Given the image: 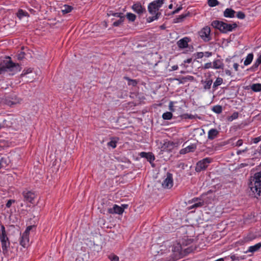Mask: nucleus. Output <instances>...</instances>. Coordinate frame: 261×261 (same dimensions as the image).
<instances>
[{"mask_svg": "<svg viewBox=\"0 0 261 261\" xmlns=\"http://www.w3.org/2000/svg\"><path fill=\"white\" fill-rule=\"evenodd\" d=\"M192 243L191 239L184 238L181 242H172L169 241L164 242V246L158 252V256L162 255L161 258H158L157 261H175L182 258L185 255L193 251L192 246L186 248V246Z\"/></svg>", "mask_w": 261, "mask_h": 261, "instance_id": "f257e3e1", "label": "nucleus"}, {"mask_svg": "<svg viewBox=\"0 0 261 261\" xmlns=\"http://www.w3.org/2000/svg\"><path fill=\"white\" fill-rule=\"evenodd\" d=\"M21 69L20 65L13 62L9 57H5L3 60H0V74L6 71L10 74L14 75L20 71Z\"/></svg>", "mask_w": 261, "mask_h": 261, "instance_id": "f03ea898", "label": "nucleus"}, {"mask_svg": "<svg viewBox=\"0 0 261 261\" xmlns=\"http://www.w3.org/2000/svg\"><path fill=\"white\" fill-rule=\"evenodd\" d=\"M248 187L254 197L261 200V171L256 173L250 178Z\"/></svg>", "mask_w": 261, "mask_h": 261, "instance_id": "7ed1b4c3", "label": "nucleus"}, {"mask_svg": "<svg viewBox=\"0 0 261 261\" xmlns=\"http://www.w3.org/2000/svg\"><path fill=\"white\" fill-rule=\"evenodd\" d=\"M0 242L1 243L2 251L4 255L8 253V250L10 246V242L4 225H1L0 227Z\"/></svg>", "mask_w": 261, "mask_h": 261, "instance_id": "20e7f679", "label": "nucleus"}, {"mask_svg": "<svg viewBox=\"0 0 261 261\" xmlns=\"http://www.w3.org/2000/svg\"><path fill=\"white\" fill-rule=\"evenodd\" d=\"M211 25L213 28L219 30L223 33L232 31L237 26L236 23L228 24L219 20H214Z\"/></svg>", "mask_w": 261, "mask_h": 261, "instance_id": "39448f33", "label": "nucleus"}, {"mask_svg": "<svg viewBox=\"0 0 261 261\" xmlns=\"http://www.w3.org/2000/svg\"><path fill=\"white\" fill-rule=\"evenodd\" d=\"M164 0H155L149 4L148 9L151 14H156L159 9L163 6Z\"/></svg>", "mask_w": 261, "mask_h": 261, "instance_id": "423d86ee", "label": "nucleus"}, {"mask_svg": "<svg viewBox=\"0 0 261 261\" xmlns=\"http://www.w3.org/2000/svg\"><path fill=\"white\" fill-rule=\"evenodd\" d=\"M33 227L34 226L33 225L28 226L21 237L20 244L24 248L27 247L29 245L30 231Z\"/></svg>", "mask_w": 261, "mask_h": 261, "instance_id": "0eeeda50", "label": "nucleus"}, {"mask_svg": "<svg viewBox=\"0 0 261 261\" xmlns=\"http://www.w3.org/2000/svg\"><path fill=\"white\" fill-rule=\"evenodd\" d=\"M24 201L27 202L33 203L35 198L37 196L36 193L33 190L25 189L22 193Z\"/></svg>", "mask_w": 261, "mask_h": 261, "instance_id": "6e6552de", "label": "nucleus"}, {"mask_svg": "<svg viewBox=\"0 0 261 261\" xmlns=\"http://www.w3.org/2000/svg\"><path fill=\"white\" fill-rule=\"evenodd\" d=\"M212 161V159L210 158H205L198 161L196 164V171L197 172H200L201 170L205 169Z\"/></svg>", "mask_w": 261, "mask_h": 261, "instance_id": "1a4fd4ad", "label": "nucleus"}, {"mask_svg": "<svg viewBox=\"0 0 261 261\" xmlns=\"http://www.w3.org/2000/svg\"><path fill=\"white\" fill-rule=\"evenodd\" d=\"M211 29L209 27L206 26L203 28L198 33L200 37L205 42L211 40L210 35Z\"/></svg>", "mask_w": 261, "mask_h": 261, "instance_id": "9d476101", "label": "nucleus"}, {"mask_svg": "<svg viewBox=\"0 0 261 261\" xmlns=\"http://www.w3.org/2000/svg\"><path fill=\"white\" fill-rule=\"evenodd\" d=\"M173 185V175L171 173L167 172L166 178L163 180L162 185L165 189H170Z\"/></svg>", "mask_w": 261, "mask_h": 261, "instance_id": "9b49d317", "label": "nucleus"}, {"mask_svg": "<svg viewBox=\"0 0 261 261\" xmlns=\"http://www.w3.org/2000/svg\"><path fill=\"white\" fill-rule=\"evenodd\" d=\"M197 145L195 144H191L187 147L180 150V154H185L189 152H193L196 149Z\"/></svg>", "mask_w": 261, "mask_h": 261, "instance_id": "f8f14e48", "label": "nucleus"}, {"mask_svg": "<svg viewBox=\"0 0 261 261\" xmlns=\"http://www.w3.org/2000/svg\"><path fill=\"white\" fill-rule=\"evenodd\" d=\"M141 158H145L150 163H152L155 160V157L152 152H141L139 153Z\"/></svg>", "mask_w": 261, "mask_h": 261, "instance_id": "ddd939ff", "label": "nucleus"}, {"mask_svg": "<svg viewBox=\"0 0 261 261\" xmlns=\"http://www.w3.org/2000/svg\"><path fill=\"white\" fill-rule=\"evenodd\" d=\"M109 213L110 214H122L124 212V208L117 204H114L112 208L108 210Z\"/></svg>", "mask_w": 261, "mask_h": 261, "instance_id": "4468645a", "label": "nucleus"}, {"mask_svg": "<svg viewBox=\"0 0 261 261\" xmlns=\"http://www.w3.org/2000/svg\"><path fill=\"white\" fill-rule=\"evenodd\" d=\"M189 41V38L187 37L180 39L177 42V46L180 48H187L188 46V43Z\"/></svg>", "mask_w": 261, "mask_h": 261, "instance_id": "2eb2a0df", "label": "nucleus"}, {"mask_svg": "<svg viewBox=\"0 0 261 261\" xmlns=\"http://www.w3.org/2000/svg\"><path fill=\"white\" fill-rule=\"evenodd\" d=\"M132 8L134 12L139 14L143 13V12L145 11V9L142 7L140 3L134 4Z\"/></svg>", "mask_w": 261, "mask_h": 261, "instance_id": "dca6fc26", "label": "nucleus"}, {"mask_svg": "<svg viewBox=\"0 0 261 261\" xmlns=\"http://www.w3.org/2000/svg\"><path fill=\"white\" fill-rule=\"evenodd\" d=\"M256 238V235L253 232H250L245 236L241 240L243 243H246L251 242Z\"/></svg>", "mask_w": 261, "mask_h": 261, "instance_id": "f3484780", "label": "nucleus"}, {"mask_svg": "<svg viewBox=\"0 0 261 261\" xmlns=\"http://www.w3.org/2000/svg\"><path fill=\"white\" fill-rule=\"evenodd\" d=\"M219 134V132L216 128L210 129L207 133V138L210 140H213L215 139Z\"/></svg>", "mask_w": 261, "mask_h": 261, "instance_id": "a211bd4d", "label": "nucleus"}, {"mask_svg": "<svg viewBox=\"0 0 261 261\" xmlns=\"http://www.w3.org/2000/svg\"><path fill=\"white\" fill-rule=\"evenodd\" d=\"M236 12L231 8H227L223 13V15L227 18H233L235 16Z\"/></svg>", "mask_w": 261, "mask_h": 261, "instance_id": "6ab92c4d", "label": "nucleus"}, {"mask_svg": "<svg viewBox=\"0 0 261 261\" xmlns=\"http://www.w3.org/2000/svg\"><path fill=\"white\" fill-rule=\"evenodd\" d=\"M261 248V242L258 243L254 245L249 247L248 250L245 251L246 253L251 252L254 253L258 251Z\"/></svg>", "mask_w": 261, "mask_h": 261, "instance_id": "aec40b11", "label": "nucleus"}, {"mask_svg": "<svg viewBox=\"0 0 261 261\" xmlns=\"http://www.w3.org/2000/svg\"><path fill=\"white\" fill-rule=\"evenodd\" d=\"M223 67L224 64L222 61L219 59L215 60L213 62V69H223Z\"/></svg>", "mask_w": 261, "mask_h": 261, "instance_id": "412c9836", "label": "nucleus"}, {"mask_svg": "<svg viewBox=\"0 0 261 261\" xmlns=\"http://www.w3.org/2000/svg\"><path fill=\"white\" fill-rule=\"evenodd\" d=\"M6 102L7 105L12 106L15 105L19 102V99L14 96V98L7 97L6 99Z\"/></svg>", "mask_w": 261, "mask_h": 261, "instance_id": "4be33fe9", "label": "nucleus"}, {"mask_svg": "<svg viewBox=\"0 0 261 261\" xmlns=\"http://www.w3.org/2000/svg\"><path fill=\"white\" fill-rule=\"evenodd\" d=\"M194 202L195 203L191 206L190 208L201 207L204 205V201L201 199H196Z\"/></svg>", "mask_w": 261, "mask_h": 261, "instance_id": "5701e85b", "label": "nucleus"}, {"mask_svg": "<svg viewBox=\"0 0 261 261\" xmlns=\"http://www.w3.org/2000/svg\"><path fill=\"white\" fill-rule=\"evenodd\" d=\"M253 59V54L252 53H250L247 55L246 56L245 60L244 62V65L245 66H248L252 62Z\"/></svg>", "mask_w": 261, "mask_h": 261, "instance_id": "b1692460", "label": "nucleus"}, {"mask_svg": "<svg viewBox=\"0 0 261 261\" xmlns=\"http://www.w3.org/2000/svg\"><path fill=\"white\" fill-rule=\"evenodd\" d=\"M118 140L119 139L118 138H111V141L108 143L107 145L108 146L115 148L117 146Z\"/></svg>", "mask_w": 261, "mask_h": 261, "instance_id": "393cba45", "label": "nucleus"}, {"mask_svg": "<svg viewBox=\"0 0 261 261\" xmlns=\"http://www.w3.org/2000/svg\"><path fill=\"white\" fill-rule=\"evenodd\" d=\"M8 165V162L7 158H2L0 160V169H5Z\"/></svg>", "mask_w": 261, "mask_h": 261, "instance_id": "a878e982", "label": "nucleus"}, {"mask_svg": "<svg viewBox=\"0 0 261 261\" xmlns=\"http://www.w3.org/2000/svg\"><path fill=\"white\" fill-rule=\"evenodd\" d=\"M261 64V55L258 57V58L255 60L253 64L251 67V69L255 71L258 66Z\"/></svg>", "mask_w": 261, "mask_h": 261, "instance_id": "bb28decb", "label": "nucleus"}, {"mask_svg": "<svg viewBox=\"0 0 261 261\" xmlns=\"http://www.w3.org/2000/svg\"><path fill=\"white\" fill-rule=\"evenodd\" d=\"M72 7L70 6L65 5L62 8V12L63 14H67L70 12L72 10Z\"/></svg>", "mask_w": 261, "mask_h": 261, "instance_id": "cd10ccee", "label": "nucleus"}, {"mask_svg": "<svg viewBox=\"0 0 261 261\" xmlns=\"http://www.w3.org/2000/svg\"><path fill=\"white\" fill-rule=\"evenodd\" d=\"M212 80L209 79L203 82V87L205 90L210 89L212 84Z\"/></svg>", "mask_w": 261, "mask_h": 261, "instance_id": "c85d7f7f", "label": "nucleus"}, {"mask_svg": "<svg viewBox=\"0 0 261 261\" xmlns=\"http://www.w3.org/2000/svg\"><path fill=\"white\" fill-rule=\"evenodd\" d=\"M251 89L254 92H259L261 91V84H254L251 86Z\"/></svg>", "mask_w": 261, "mask_h": 261, "instance_id": "c756f323", "label": "nucleus"}, {"mask_svg": "<svg viewBox=\"0 0 261 261\" xmlns=\"http://www.w3.org/2000/svg\"><path fill=\"white\" fill-rule=\"evenodd\" d=\"M172 117V113L171 112H166L162 115V118L164 120H170Z\"/></svg>", "mask_w": 261, "mask_h": 261, "instance_id": "7c9ffc66", "label": "nucleus"}, {"mask_svg": "<svg viewBox=\"0 0 261 261\" xmlns=\"http://www.w3.org/2000/svg\"><path fill=\"white\" fill-rule=\"evenodd\" d=\"M212 111L216 114H220L222 112V108L220 105H216L213 107Z\"/></svg>", "mask_w": 261, "mask_h": 261, "instance_id": "2f4dec72", "label": "nucleus"}, {"mask_svg": "<svg viewBox=\"0 0 261 261\" xmlns=\"http://www.w3.org/2000/svg\"><path fill=\"white\" fill-rule=\"evenodd\" d=\"M239 117L238 112H235L232 114V115L227 118V120L229 121H232L234 120L238 119Z\"/></svg>", "mask_w": 261, "mask_h": 261, "instance_id": "473e14b6", "label": "nucleus"}, {"mask_svg": "<svg viewBox=\"0 0 261 261\" xmlns=\"http://www.w3.org/2000/svg\"><path fill=\"white\" fill-rule=\"evenodd\" d=\"M223 83V79L221 78V77H217L216 80V81H215V82L214 83V84H213V88H216L217 87L220 86V85H221Z\"/></svg>", "mask_w": 261, "mask_h": 261, "instance_id": "72a5a7b5", "label": "nucleus"}, {"mask_svg": "<svg viewBox=\"0 0 261 261\" xmlns=\"http://www.w3.org/2000/svg\"><path fill=\"white\" fill-rule=\"evenodd\" d=\"M126 16V18L128 19V20L132 22L134 21L136 18V15L132 13H127Z\"/></svg>", "mask_w": 261, "mask_h": 261, "instance_id": "f704fd0d", "label": "nucleus"}, {"mask_svg": "<svg viewBox=\"0 0 261 261\" xmlns=\"http://www.w3.org/2000/svg\"><path fill=\"white\" fill-rule=\"evenodd\" d=\"M188 14H182L179 16L176 19L175 22L178 23L181 22L184 20V19L188 16Z\"/></svg>", "mask_w": 261, "mask_h": 261, "instance_id": "c9c22d12", "label": "nucleus"}, {"mask_svg": "<svg viewBox=\"0 0 261 261\" xmlns=\"http://www.w3.org/2000/svg\"><path fill=\"white\" fill-rule=\"evenodd\" d=\"M207 4L209 6L213 7L218 6L219 4V2L218 0H209V1L207 2Z\"/></svg>", "mask_w": 261, "mask_h": 261, "instance_id": "e433bc0d", "label": "nucleus"}, {"mask_svg": "<svg viewBox=\"0 0 261 261\" xmlns=\"http://www.w3.org/2000/svg\"><path fill=\"white\" fill-rule=\"evenodd\" d=\"M124 20V17H120L118 20L115 21L113 22V25L114 27H118L119 25H120Z\"/></svg>", "mask_w": 261, "mask_h": 261, "instance_id": "4c0bfd02", "label": "nucleus"}, {"mask_svg": "<svg viewBox=\"0 0 261 261\" xmlns=\"http://www.w3.org/2000/svg\"><path fill=\"white\" fill-rule=\"evenodd\" d=\"M177 103L176 101H170L169 103V109L171 112H174L175 109H174V104Z\"/></svg>", "mask_w": 261, "mask_h": 261, "instance_id": "58836bf2", "label": "nucleus"}, {"mask_svg": "<svg viewBox=\"0 0 261 261\" xmlns=\"http://www.w3.org/2000/svg\"><path fill=\"white\" fill-rule=\"evenodd\" d=\"M237 17L240 19H243L245 17V14L242 11H239L237 13Z\"/></svg>", "mask_w": 261, "mask_h": 261, "instance_id": "ea45409f", "label": "nucleus"}, {"mask_svg": "<svg viewBox=\"0 0 261 261\" xmlns=\"http://www.w3.org/2000/svg\"><path fill=\"white\" fill-rule=\"evenodd\" d=\"M27 14V13L26 12L23 11L22 10H19L18 11L17 16L18 17L21 18L22 17L26 16Z\"/></svg>", "mask_w": 261, "mask_h": 261, "instance_id": "a19ab883", "label": "nucleus"}, {"mask_svg": "<svg viewBox=\"0 0 261 261\" xmlns=\"http://www.w3.org/2000/svg\"><path fill=\"white\" fill-rule=\"evenodd\" d=\"M125 79L128 81V85H132L133 86H135L137 85V82L136 80H131L128 77H126Z\"/></svg>", "mask_w": 261, "mask_h": 261, "instance_id": "79ce46f5", "label": "nucleus"}, {"mask_svg": "<svg viewBox=\"0 0 261 261\" xmlns=\"http://www.w3.org/2000/svg\"><path fill=\"white\" fill-rule=\"evenodd\" d=\"M204 69H209V68H213V63L212 62H208L205 64H204L203 66Z\"/></svg>", "mask_w": 261, "mask_h": 261, "instance_id": "37998d69", "label": "nucleus"}, {"mask_svg": "<svg viewBox=\"0 0 261 261\" xmlns=\"http://www.w3.org/2000/svg\"><path fill=\"white\" fill-rule=\"evenodd\" d=\"M158 19V17L157 15L156 14L155 15L153 16L152 17H149L147 18V21L148 22H151L153 21L156 20Z\"/></svg>", "mask_w": 261, "mask_h": 261, "instance_id": "c03bdc74", "label": "nucleus"}, {"mask_svg": "<svg viewBox=\"0 0 261 261\" xmlns=\"http://www.w3.org/2000/svg\"><path fill=\"white\" fill-rule=\"evenodd\" d=\"M15 202V200L10 199L7 201V202L6 204V206L7 208H10L11 207L12 204L14 203Z\"/></svg>", "mask_w": 261, "mask_h": 261, "instance_id": "a18cd8bd", "label": "nucleus"}, {"mask_svg": "<svg viewBox=\"0 0 261 261\" xmlns=\"http://www.w3.org/2000/svg\"><path fill=\"white\" fill-rule=\"evenodd\" d=\"M32 72V70L31 68H28L27 69H24L22 71V75H25L27 74H29L30 73H31Z\"/></svg>", "mask_w": 261, "mask_h": 261, "instance_id": "49530a36", "label": "nucleus"}, {"mask_svg": "<svg viewBox=\"0 0 261 261\" xmlns=\"http://www.w3.org/2000/svg\"><path fill=\"white\" fill-rule=\"evenodd\" d=\"M196 57L197 59H201L204 57V53L203 52H197L196 54Z\"/></svg>", "mask_w": 261, "mask_h": 261, "instance_id": "de8ad7c7", "label": "nucleus"}, {"mask_svg": "<svg viewBox=\"0 0 261 261\" xmlns=\"http://www.w3.org/2000/svg\"><path fill=\"white\" fill-rule=\"evenodd\" d=\"M111 261H119V257L115 255H112L109 257Z\"/></svg>", "mask_w": 261, "mask_h": 261, "instance_id": "09e8293b", "label": "nucleus"}, {"mask_svg": "<svg viewBox=\"0 0 261 261\" xmlns=\"http://www.w3.org/2000/svg\"><path fill=\"white\" fill-rule=\"evenodd\" d=\"M112 15L116 17H118L119 18H120V17H124L123 14L120 12L115 13H114V14H112Z\"/></svg>", "mask_w": 261, "mask_h": 261, "instance_id": "8fccbe9b", "label": "nucleus"}, {"mask_svg": "<svg viewBox=\"0 0 261 261\" xmlns=\"http://www.w3.org/2000/svg\"><path fill=\"white\" fill-rule=\"evenodd\" d=\"M261 141V136L254 138L253 139L252 141L254 144H256Z\"/></svg>", "mask_w": 261, "mask_h": 261, "instance_id": "3c124183", "label": "nucleus"}, {"mask_svg": "<svg viewBox=\"0 0 261 261\" xmlns=\"http://www.w3.org/2000/svg\"><path fill=\"white\" fill-rule=\"evenodd\" d=\"M230 258L232 260L235 261V260H239L240 257L237 256L236 254H232L230 256Z\"/></svg>", "mask_w": 261, "mask_h": 261, "instance_id": "603ef678", "label": "nucleus"}, {"mask_svg": "<svg viewBox=\"0 0 261 261\" xmlns=\"http://www.w3.org/2000/svg\"><path fill=\"white\" fill-rule=\"evenodd\" d=\"M24 58V53L23 52H20L17 55V59L19 60H22Z\"/></svg>", "mask_w": 261, "mask_h": 261, "instance_id": "864d4df0", "label": "nucleus"}, {"mask_svg": "<svg viewBox=\"0 0 261 261\" xmlns=\"http://www.w3.org/2000/svg\"><path fill=\"white\" fill-rule=\"evenodd\" d=\"M212 56V53L210 51H205L204 53V57L209 58Z\"/></svg>", "mask_w": 261, "mask_h": 261, "instance_id": "5fc2aeb1", "label": "nucleus"}, {"mask_svg": "<svg viewBox=\"0 0 261 261\" xmlns=\"http://www.w3.org/2000/svg\"><path fill=\"white\" fill-rule=\"evenodd\" d=\"M243 143V140L240 139V140H239L237 141V142L236 143V145L237 146L239 147V146H242Z\"/></svg>", "mask_w": 261, "mask_h": 261, "instance_id": "6e6d98bb", "label": "nucleus"}, {"mask_svg": "<svg viewBox=\"0 0 261 261\" xmlns=\"http://www.w3.org/2000/svg\"><path fill=\"white\" fill-rule=\"evenodd\" d=\"M239 65L237 63H234L233 64V67L235 71H238L239 69Z\"/></svg>", "mask_w": 261, "mask_h": 261, "instance_id": "4d7b16f0", "label": "nucleus"}, {"mask_svg": "<svg viewBox=\"0 0 261 261\" xmlns=\"http://www.w3.org/2000/svg\"><path fill=\"white\" fill-rule=\"evenodd\" d=\"M246 150H247L246 148L245 149H243V150H238L237 151V155H240L243 152H245L246 151Z\"/></svg>", "mask_w": 261, "mask_h": 261, "instance_id": "13d9d810", "label": "nucleus"}, {"mask_svg": "<svg viewBox=\"0 0 261 261\" xmlns=\"http://www.w3.org/2000/svg\"><path fill=\"white\" fill-rule=\"evenodd\" d=\"M182 9V7H179L177 8H176L173 12V14L177 13L179 11H180Z\"/></svg>", "mask_w": 261, "mask_h": 261, "instance_id": "bf43d9fd", "label": "nucleus"}, {"mask_svg": "<svg viewBox=\"0 0 261 261\" xmlns=\"http://www.w3.org/2000/svg\"><path fill=\"white\" fill-rule=\"evenodd\" d=\"M225 72L226 75L230 76H232V73L229 70H225Z\"/></svg>", "mask_w": 261, "mask_h": 261, "instance_id": "052dcab7", "label": "nucleus"}, {"mask_svg": "<svg viewBox=\"0 0 261 261\" xmlns=\"http://www.w3.org/2000/svg\"><path fill=\"white\" fill-rule=\"evenodd\" d=\"M192 61V58H189V59H187V60H185L184 61V63H191Z\"/></svg>", "mask_w": 261, "mask_h": 261, "instance_id": "680f3d73", "label": "nucleus"}, {"mask_svg": "<svg viewBox=\"0 0 261 261\" xmlns=\"http://www.w3.org/2000/svg\"><path fill=\"white\" fill-rule=\"evenodd\" d=\"M172 70L174 71L178 69V67L177 65H173L172 66Z\"/></svg>", "mask_w": 261, "mask_h": 261, "instance_id": "e2e57ef3", "label": "nucleus"}, {"mask_svg": "<svg viewBox=\"0 0 261 261\" xmlns=\"http://www.w3.org/2000/svg\"><path fill=\"white\" fill-rule=\"evenodd\" d=\"M187 118L192 119L194 118V116H193V115H192L191 114H190V115L188 114Z\"/></svg>", "mask_w": 261, "mask_h": 261, "instance_id": "0e129e2a", "label": "nucleus"}, {"mask_svg": "<svg viewBox=\"0 0 261 261\" xmlns=\"http://www.w3.org/2000/svg\"><path fill=\"white\" fill-rule=\"evenodd\" d=\"M114 13L113 12L111 11L109 12V13H108V15L109 16H112V14H114Z\"/></svg>", "mask_w": 261, "mask_h": 261, "instance_id": "69168bd1", "label": "nucleus"}, {"mask_svg": "<svg viewBox=\"0 0 261 261\" xmlns=\"http://www.w3.org/2000/svg\"><path fill=\"white\" fill-rule=\"evenodd\" d=\"M127 206L128 205L127 204H122V207L124 208V209L126 208L127 207Z\"/></svg>", "mask_w": 261, "mask_h": 261, "instance_id": "338daca9", "label": "nucleus"}, {"mask_svg": "<svg viewBox=\"0 0 261 261\" xmlns=\"http://www.w3.org/2000/svg\"><path fill=\"white\" fill-rule=\"evenodd\" d=\"M172 7H173V5H172V4H170V5H169V7H168L169 9H172Z\"/></svg>", "mask_w": 261, "mask_h": 261, "instance_id": "774afa93", "label": "nucleus"}]
</instances>
